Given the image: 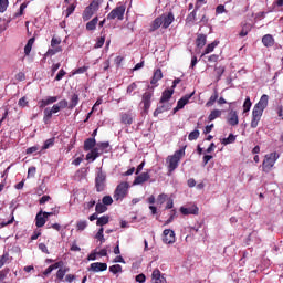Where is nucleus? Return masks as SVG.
Wrapping results in <instances>:
<instances>
[{"mask_svg":"<svg viewBox=\"0 0 283 283\" xmlns=\"http://www.w3.org/2000/svg\"><path fill=\"white\" fill-rule=\"evenodd\" d=\"M87 70H90V66H82L76 70H73L72 76H76V74H85V72H87Z\"/></svg>","mask_w":283,"mask_h":283,"instance_id":"nucleus-42","label":"nucleus"},{"mask_svg":"<svg viewBox=\"0 0 283 283\" xmlns=\"http://www.w3.org/2000/svg\"><path fill=\"white\" fill-rule=\"evenodd\" d=\"M8 30V22L6 19L0 18V32H6Z\"/></svg>","mask_w":283,"mask_h":283,"instance_id":"nucleus-56","label":"nucleus"},{"mask_svg":"<svg viewBox=\"0 0 283 283\" xmlns=\"http://www.w3.org/2000/svg\"><path fill=\"white\" fill-rule=\"evenodd\" d=\"M10 273V268H4L0 271V282H3L6 277H8V274Z\"/></svg>","mask_w":283,"mask_h":283,"instance_id":"nucleus-52","label":"nucleus"},{"mask_svg":"<svg viewBox=\"0 0 283 283\" xmlns=\"http://www.w3.org/2000/svg\"><path fill=\"white\" fill-rule=\"evenodd\" d=\"M251 31V27L249 24H244L242 27V30L239 33V36H247V34H249V32Z\"/></svg>","mask_w":283,"mask_h":283,"instance_id":"nucleus-49","label":"nucleus"},{"mask_svg":"<svg viewBox=\"0 0 283 283\" xmlns=\"http://www.w3.org/2000/svg\"><path fill=\"white\" fill-rule=\"evenodd\" d=\"M223 12H227V9L224 8V4H219L216 8V14H223Z\"/></svg>","mask_w":283,"mask_h":283,"instance_id":"nucleus-63","label":"nucleus"},{"mask_svg":"<svg viewBox=\"0 0 283 283\" xmlns=\"http://www.w3.org/2000/svg\"><path fill=\"white\" fill-rule=\"evenodd\" d=\"M96 25H98V17L93 18L86 23V30H88V32H92L96 30Z\"/></svg>","mask_w":283,"mask_h":283,"instance_id":"nucleus-29","label":"nucleus"},{"mask_svg":"<svg viewBox=\"0 0 283 283\" xmlns=\"http://www.w3.org/2000/svg\"><path fill=\"white\" fill-rule=\"evenodd\" d=\"M163 242L165 244H174L176 242V232L171 229H165L163 232Z\"/></svg>","mask_w":283,"mask_h":283,"instance_id":"nucleus-9","label":"nucleus"},{"mask_svg":"<svg viewBox=\"0 0 283 283\" xmlns=\"http://www.w3.org/2000/svg\"><path fill=\"white\" fill-rule=\"evenodd\" d=\"M95 211L96 213H105V211H107V206H104V203H96L95 206Z\"/></svg>","mask_w":283,"mask_h":283,"instance_id":"nucleus-44","label":"nucleus"},{"mask_svg":"<svg viewBox=\"0 0 283 283\" xmlns=\"http://www.w3.org/2000/svg\"><path fill=\"white\" fill-rule=\"evenodd\" d=\"M76 6H77L76 2L71 3V4L66 8V10L63 12V14H65L66 18H67V17H71V14H74V10H76Z\"/></svg>","mask_w":283,"mask_h":283,"instance_id":"nucleus-35","label":"nucleus"},{"mask_svg":"<svg viewBox=\"0 0 283 283\" xmlns=\"http://www.w3.org/2000/svg\"><path fill=\"white\" fill-rule=\"evenodd\" d=\"M53 146H54V138H50L44 142L42 149H50V147H53Z\"/></svg>","mask_w":283,"mask_h":283,"instance_id":"nucleus-55","label":"nucleus"},{"mask_svg":"<svg viewBox=\"0 0 283 283\" xmlns=\"http://www.w3.org/2000/svg\"><path fill=\"white\" fill-rule=\"evenodd\" d=\"M76 229L77 231H85V229H87V221H77Z\"/></svg>","mask_w":283,"mask_h":283,"instance_id":"nucleus-48","label":"nucleus"},{"mask_svg":"<svg viewBox=\"0 0 283 283\" xmlns=\"http://www.w3.org/2000/svg\"><path fill=\"white\" fill-rule=\"evenodd\" d=\"M61 45V38L53 35L51 40V48H59Z\"/></svg>","mask_w":283,"mask_h":283,"instance_id":"nucleus-51","label":"nucleus"},{"mask_svg":"<svg viewBox=\"0 0 283 283\" xmlns=\"http://www.w3.org/2000/svg\"><path fill=\"white\" fill-rule=\"evenodd\" d=\"M65 74H67V72H65V70L61 69L55 76V81H62L63 76H65Z\"/></svg>","mask_w":283,"mask_h":283,"instance_id":"nucleus-60","label":"nucleus"},{"mask_svg":"<svg viewBox=\"0 0 283 283\" xmlns=\"http://www.w3.org/2000/svg\"><path fill=\"white\" fill-rule=\"evenodd\" d=\"M45 191H48V188L45 187V184H42V185L39 186L35 193L38 196H43L45 193Z\"/></svg>","mask_w":283,"mask_h":283,"instance_id":"nucleus-54","label":"nucleus"},{"mask_svg":"<svg viewBox=\"0 0 283 283\" xmlns=\"http://www.w3.org/2000/svg\"><path fill=\"white\" fill-rule=\"evenodd\" d=\"M10 2L8 0H0V12H6L8 10Z\"/></svg>","mask_w":283,"mask_h":283,"instance_id":"nucleus-53","label":"nucleus"},{"mask_svg":"<svg viewBox=\"0 0 283 283\" xmlns=\"http://www.w3.org/2000/svg\"><path fill=\"white\" fill-rule=\"evenodd\" d=\"M105 224H109V216H102L97 219V227H105Z\"/></svg>","mask_w":283,"mask_h":283,"instance_id":"nucleus-33","label":"nucleus"},{"mask_svg":"<svg viewBox=\"0 0 283 283\" xmlns=\"http://www.w3.org/2000/svg\"><path fill=\"white\" fill-rule=\"evenodd\" d=\"M151 277L154 281L160 280L163 277V274L160 273V270L156 269L153 271Z\"/></svg>","mask_w":283,"mask_h":283,"instance_id":"nucleus-57","label":"nucleus"},{"mask_svg":"<svg viewBox=\"0 0 283 283\" xmlns=\"http://www.w3.org/2000/svg\"><path fill=\"white\" fill-rule=\"evenodd\" d=\"M120 120L123 125H132L134 123V116H132V113H122Z\"/></svg>","mask_w":283,"mask_h":283,"instance_id":"nucleus-20","label":"nucleus"},{"mask_svg":"<svg viewBox=\"0 0 283 283\" xmlns=\"http://www.w3.org/2000/svg\"><path fill=\"white\" fill-rule=\"evenodd\" d=\"M171 109V104L169 102L160 103L159 106L154 111L153 116L158 117L159 114H165Z\"/></svg>","mask_w":283,"mask_h":283,"instance_id":"nucleus-10","label":"nucleus"},{"mask_svg":"<svg viewBox=\"0 0 283 283\" xmlns=\"http://www.w3.org/2000/svg\"><path fill=\"white\" fill-rule=\"evenodd\" d=\"M98 156H101V153H98V149H96L95 147L91 149V151L86 155V160H91V163H94V160H96Z\"/></svg>","mask_w":283,"mask_h":283,"instance_id":"nucleus-25","label":"nucleus"},{"mask_svg":"<svg viewBox=\"0 0 283 283\" xmlns=\"http://www.w3.org/2000/svg\"><path fill=\"white\" fill-rule=\"evenodd\" d=\"M195 94H196V91H193V92L190 93V94H186L185 96H182V97L177 102L178 108L184 109V108H185V105H188L189 101H191V98H193Z\"/></svg>","mask_w":283,"mask_h":283,"instance_id":"nucleus-11","label":"nucleus"},{"mask_svg":"<svg viewBox=\"0 0 283 283\" xmlns=\"http://www.w3.org/2000/svg\"><path fill=\"white\" fill-rule=\"evenodd\" d=\"M196 45L201 50V48H205L207 45V35L205 34H198L196 39Z\"/></svg>","mask_w":283,"mask_h":283,"instance_id":"nucleus-24","label":"nucleus"},{"mask_svg":"<svg viewBox=\"0 0 283 283\" xmlns=\"http://www.w3.org/2000/svg\"><path fill=\"white\" fill-rule=\"evenodd\" d=\"M94 9H91L90 7H86L82 17L84 21H90L91 17H94Z\"/></svg>","mask_w":283,"mask_h":283,"instance_id":"nucleus-31","label":"nucleus"},{"mask_svg":"<svg viewBox=\"0 0 283 283\" xmlns=\"http://www.w3.org/2000/svg\"><path fill=\"white\" fill-rule=\"evenodd\" d=\"M28 104L29 102L27 97H21L18 102L19 107H28Z\"/></svg>","mask_w":283,"mask_h":283,"instance_id":"nucleus-59","label":"nucleus"},{"mask_svg":"<svg viewBox=\"0 0 283 283\" xmlns=\"http://www.w3.org/2000/svg\"><path fill=\"white\" fill-rule=\"evenodd\" d=\"M198 138H200V130L195 129L192 130L189 135H188V140L192 142V140H198Z\"/></svg>","mask_w":283,"mask_h":283,"instance_id":"nucleus-40","label":"nucleus"},{"mask_svg":"<svg viewBox=\"0 0 283 283\" xmlns=\"http://www.w3.org/2000/svg\"><path fill=\"white\" fill-rule=\"evenodd\" d=\"M251 105H252L251 98L247 97L244 103H243V114H247L248 112H250Z\"/></svg>","mask_w":283,"mask_h":283,"instance_id":"nucleus-43","label":"nucleus"},{"mask_svg":"<svg viewBox=\"0 0 283 283\" xmlns=\"http://www.w3.org/2000/svg\"><path fill=\"white\" fill-rule=\"evenodd\" d=\"M217 46H218V42H212L208 44L202 53V56H205V54H211V52H213V50H216Z\"/></svg>","mask_w":283,"mask_h":283,"instance_id":"nucleus-36","label":"nucleus"},{"mask_svg":"<svg viewBox=\"0 0 283 283\" xmlns=\"http://www.w3.org/2000/svg\"><path fill=\"white\" fill-rule=\"evenodd\" d=\"M151 98H154V86L149 87V90L142 95V103L146 114L149 113V108L151 107Z\"/></svg>","mask_w":283,"mask_h":283,"instance_id":"nucleus-6","label":"nucleus"},{"mask_svg":"<svg viewBox=\"0 0 283 283\" xmlns=\"http://www.w3.org/2000/svg\"><path fill=\"white\" fill-rule=\"evenodd\" d=\"M25 80V73L23 72H19L17 75H15V81L18 82H22Z\"/></svg>","mask_w":283,"mask_h":283,"instance_id":"nucleus-64","label":"nucleus"},{"mask_svg":"<svg viewBox=\"0 0 283 283\" xmlns=\"http://www.w3.org/2000/svg\"><path fill=\"white\" fill-rule=\"evenodd\" d=\"M43 123L44 125H50L51 120H52V116H53V112L51 111L50 107H46L44 108V112H43Z\"/></svg>","mask_w":283,"mask_h":283,"instance_id":"nucleus-22","label":"nucleus"},{"mask_svg":"<svg viewBox=\"0 0 283 283\" xmlns=\"http://www.w3.org/2000/svg\"><path fill=\"white\" fill-rule=\"evenodd\" d=\"M127 193H129V182L122 181L117 185L113 198L118 202V200H125V198H127Z\"/></svg>","mask_w":283,"mask_h":283,"instance_id":"nucleus-5","label":"nucleus"},{"mask_svg":"<svg viewBox=\"0 0 283 283\" xmlns=\"http://www.w3.org/2000/svg\"><path fill=\"white\" fill-rule=\"evenodd\" d=\"M127 10V6L123 4V2H119L117 4V8H114L106 17L108 21H114L117 19V21H123L125 19V11Z\"/></svg>","mask_w":283,"mask_h":283,"instance_id":"nucleus-4","label":"nucleus"},{"mask_svg":"<svg viewBox=\"0 0 283 283\" xmlns=\"http://www.w3.org/2000/svg\"><path fill=\"white\" fill-rule=\"evenodd\" d=\"M186 149H187V146H184L179 150H176L174 153V155H169L166 158L169 174H171V172L176 171V169H178V165H180V160H182V158H185Z\"/></svg>","mask_w":283,"mask_h":283,"instance_id":"nucleus-2","label":"nucleus"},{"mask_svg":"<svg viewBox=\"0 0 283 283\" xmlns=\"http://www.w3.org/2000/svg\"><path fill=\"white\" fill-rule=\"evenodd\" d=\"M163 78V71L160 69H157L154 72L153 78L150 81L151 85H156V83H158V81H160Z\"/></svg>","mask_w":283,"mask_h":283,"instance_id":"nucleus-26","label":"nucleus"},{"mask_svg":"<svg viewBox=\"0 0 283 283\" xmlns=\"http://www.w3.org/2000/svg\"><path fill=\"white\" fill-rule=\"evenodd\" d=\"M28 3H30V1H29V2H24V3H22V4L20 6V10H19V12H15V13L13 14V19H17V18H19V17H23V12L25 11V8H28Z\"/></svg>","mask_w":283,"mask_h":283,"instance_id":"nucleus-38","label":"nucleus"},{"mask_svg":"<svg viewBox=\"0 0 283 283\" xmlns=\"http://www.w3.org/2000/svg\"><path fill=\"white\" fill-rule=\"evenodd\" d=\"M109 272L113 273V275H116L118 273L123 272V266L120 264L111 265L108 268Z\"/></svg>","mask_w":283,"mask_h":283,"instance_id":"nucleus-37","label":"nucleus"},{"mask_svg":"<svg viewBox=\"0 0 283 283\" xmlns=\"http://www.w3.org/2000/svg\"><path fill=\"white\" fill-rule=\"evenodd\" d=\"M114 203V199H112V196H104L102 198V205L109 207V205Z\"/></svg>","mask_w":283,"mask_h":283,"instance_id":"nucleus-46","label":"nucleus"},{"mask_svg":"<svg viewBox=\"0 0 283 283\" xmlns=\"http://www.w3.org/2000/svg\"><path fill=\"white\" fill-rule=\"evenodd\" d=\"M66 107H67V99H62L57 104H54L52 106L51 112L53 114H59V112H61V109H66Z\"/></svg>","mask_w":283,"mask_h":283,"instance_id":"nucleus-16","label":"nucleus"},{"mask_svg":"<svg viewBox=\"0 0 283 283\" xmlns=\"http://www.w3.org/2000/svg\"><path fill=\"white\" fill-rule=\"evenodd\" d=\"M197 14L198 12L196 10L191 11L186 18V23H196L198 21Z\"/></svg>","mask_w":283,"mask_h":283,"instance_id":"nucleus-32","label":"nucleus"},{"mask_svg":"<svg viewBox=\"0 0 283 283\" xmlns=\"http://www.w3.org/2000/svg\"><path fill=\"white\" fill-rule=\"evenodd\" d=\"M157 201L159 202V205H165V202H167V195L160 193L157 198Z\"/></svg>","mask_w":283,"mask_h":283,"instance_id":"nucleus-62","label":"nucleus"},{"mask_svg":"<svg viewBox=\"0 0 283 283\" xmlns=\"http://www.w3.org/2000/svg\"><path fill=\"white\" fill-rule=\"evenodd\" d=\"M171 96H174V90H165L161 93L159 103H169V101L171 99Z\"/></svg>","mask_w":283,"mask_h":283,"instance_id":"nucleus-18","label":"nucleus"},{"mask_svg":"<svg viewBox=\"0 0 283 283\" xmlns=\"http://www.w3.org/2000/svg\"><path fill=\"white\" fill-rule=\"evenodd\" d=\"M96 139L95 138H87L84 142V151H91V149H95L96 148Z\"/></svg>","mask_w":283,"mask_h":283,"instance_id":"nucleus-21","label":"nucleus"},{"mask_svg":"<svg viewBox=\"0 0 283 283\" xmlns=\"http://www.w3.org/2000/svg\"><path fill=\"white\" fill-rule=\"evenodd\" d=\"M280 158V154L277 153H270L264 156V160L262 163V170L265 174H270V171L275 167V163H277V159Z\"/></svg>","mask_w":283,"mask_h":283,"instance_id":"nucleus-3","label":"nucleus"},{"mask_svg":"<svg viewBox=\"0 0 283 283\" xmlns=\"http://www.w3.org/2000/svg\"><path fill=\"white\" fill-rule=\"evenodd\" d=\"M107 180V175L103 171H98L96 177H95V189L98 193L101 191H105V182Z\"/></svg>","mask_w":283,"mask_h":283,"instance_id":"nucleus-7","label":"nucleus"},{"mask_svg":"<svg viewBox=\"0 0 283 283\" xmlns=\"http://www.w3.org/2000/svg\"><path fill=\"white\" fill-rule=\"evenodd\" d=\"M101 3H103V0H93L88 8H91L92 10H94L96 12V10H98V8L101 7Z\"/></svg>","mask_w":283,"mask_h":283,"instance_id":"nucleus-45","label":"nucleus"},{"mask_svg":"<svg viewBox=\"0 0 283 283\" xmlns=\"http://www.w3.org/2000/svg\"><path fill=\"white\" fill-rule=\"evenodd\" d=\"M59 52H63V48L54 46V48L48 50L46 56H54V54H59Z\"/></svg>","mask_w":283,"mask_h":283,"instance_id":"nucleus-39","label":"nucleus"},{"mask_svg":"<svg viewBox=\"0 0 283 283\" xmlns=\"http://www.w3.org/2000/svg\"><path fill=\"white\" fill-rule=\"evenodd\" d=\"M163 17V28L167 30L169 25H171L172 21L175 20L174 13L169 12L167 15H161Z\"/></svg>","mask_w":283,"mask_h":283,"instance_id":"nucleus-17","label":"nucleus"},{"mask_svg":"<svg viewBox=\"0 0 283 283\" xmlns=\"http://www.w3.org/2000/svg\"><path fill=\"white\" fill-rule=\"evenodd\" d=\"M220 116H222V111L213 109L210 112V114L208 116V120H209V123H213V120H216V118H220Z\"/></svg>","mask_w":283,"mask_h":283,"instance_id":"nucleus-27","label":"nucleus"},{"mask_svg":"<svg viewBox=\"0 0 283 283\" xmlns=\"http://www.w3.org/2000/svg\"><path fill=\"white\" fill-rule=\"evenodd\" d=\"M104 231H105V229L99 228V230L97 231V233L95 235L96 240H99V242H102V243L105 242V235L103 234Z\"/></svg>","mask_w":283,"mask_h":283,"instance_id":"nucleus-50","label":"nucleus"},{"mask_svg":"<svg viewBox=\"0 0 283 283\" xmlns=\"http://www.w3.org/2000/svg\"><path fill=\"white\" fill-rule=\"evenodd\" d=\"M35 227H38V229H41V227H45V217L41 212L38 213L35 217Z\"/></svg>","mask_w":283,"mask_h":283,"instance_id":"nucleus-28","label":"nucleus"},{"mask_svg":"<svg viewBox=\"0 0 283 283\" xmlns=\"http://www.w3.org/2000/svg\"><path fill=\"white\" fill-rule=\"evenodd\" d=\"M150 178L149 172H142L134 179L133 185H144V182H149Z\"/></svg>","mask_w":283,"mask_h":283,"instance_id":"nucleus-12","label":"nucleus"},{"mask_svg":"<svg viewBox=\"0 0 283 283\" xmlns=\"http://www.w3.org/2000/svg\"><path fill=\"white\" fill-rule=\"evenodd\" d=\"M218 98H219L218 91L214 90L213 94L210 96L209 101L206 103V107H213Z\"/></svg>","mask_w":283,"mask_h":283,"instance_id":"nucleus-30","label":"nucleus"},{"mask_svg":"<svg viewBox=\"0 0 283 283\" xmlns=\"http://www.w3.org/2000/svg\"><path fill=\"white\" fill-rule=\"evenodd\" d=\"M266 107H269V95L263 94L252 111V119L250 124L252 129H255L260 120H262V114H264Z\"/></svg>","mask_w":283,"mask_h":283,"instance_id":"nucleus-1","label":"nucleus"},{"mask_svg":"<svg viewBox=\"0 0 283 283\" xmlns=\"http://www.w3.org/2000/svg\"><path fill=\"white\" fill-rule=\"evenodd\" d=\"M103 45H105V35L97 38L94 48L95 50H98L99 48H103Z\"/></svg>","mask_w":283,"mask_h":283,"instance_id":"nucleus-47","label":"nucleus"},{"mask_svg":"<svg viewBox=\"0 0 283 283\" xmlns=\"http://www.w3.org/2000/svg\"><path fill=\"white\" fill-rule=\"evenodd\" d=\"M56 277L60 282H63V277H65V271H63V268H60L56 272Z\"/></svg>","mask_w":283,"mask_h":283,"instance_id":"nucleus-58","label":"nucleus"},{"mask_svg":"<svg viewBox=\"0 0 283 283\" xmlns=\"http://www.w3.org/2000/svg\"><path fill=\"white\" fill-rule=\"evenodd\" d=\"M163 25V17L156 18L153 23L150 24L149 32H156Z\"/></svg>","mask_w":283,"mask_h":283,"instance_id":"nucleus-23","label":"nucleus"},{"mask_svg":"<svg viewBox=\"0 0 283 283\" xmlns=\"http://www.w3.org/2000/svg\"><path fill=\"white\" fill-rule=\"evenodd\" d=\"M262 43L265 48H273L275 45V39H273V35L266 34L262 38Z\"/></svg>","mask_w":283,"mask_h":283,"instance_id":"nucleus-19","label":"nucleus"},{"mask_svg":"<svg viewBox=\"0 0 283 283\" xmlns=\"http://www.w3.org/2000/svg\"><path fill=\"white\" fill-rule=\"evenodd\" d=\"M198 206H191L189 208H185L181 207L180 208V213H182V216H198Z\"/></svg>","mask_w":283,"mask_h":283,"instance_id":"nucleus-15","label":"nucleus"},{"mask_svg":"<svg viewBox=\"0 0 283 283\" xmlns=\"http://www.w3.org/2000/svg\"><path fill=\"white\" fill-rule=\"evenodd\" d=\"M107 269V263L95 262L90 265L88 271H93V273H101Z\"/></svg>","mask_w":283,"mask_h":283,"instance_id":"nucleus-13","label":"nucleus"},{"mask_svg":"<svg viewBox=\"0 0 283 283\" xmlns=\"http://www.w3.org/2000/svg\"><path fill=\"white\" fill-rule=\"evenodd\" d=\"M50 200H52V197H50L49 195H44L41 197V199L39 200L40 205H45V202H50Z\"/></svg>","mask_w":283,"mask_h":283,"instance_id":"nucleus-61","label":"nucleus"},{"mask_svg":"<svg viewBox=\"0 0 283 283\" xmlns=\"http://www.w3.org/2000/svg\"><path fill=\"white\" fill-rule=\"evenodd\" d=\"M95 149H97L101 156V154H109L112 147H109V142H99L97 143Z\"/></svg>","mask_w":283,"mask_h":283,"instance_id":"nucleus-14","label":"nucleus"},{"mask_svg":"<svg viewBox=\"0 0 283 283\" xmlns=\"http://www.w3.org/2000/svg\"><path fill=\"white\" fill-rule=\"evenodd\" d=\"M226 120L228 125H230L231 127H237V125L240 124V117L238 116V111L231 109L228 113Z\"/></svg>","mask_w":283,"mask_h":283,"instance_id":"nucleus-8","label":"nucleus"},{"mask_svg":"<svg viewBox=\"0 0 283 283\" xmlns=\"http://www.w3.org/2000/svg\"><path fill=\"white\" fill-rule=\"evenodd\" d=\"M235 142V135L230 134L227 138L222 139V145H231Z\"/></svg>","mask_w":283,"mask_h":283,"instance_id":"nucleus-41","label":"nucleus"},{"mask_svg":"<svg viewBox=\"0 0 283 283\" xmlns=\"http://www.w3.org/2000/svg\"><path fill=\"white\" fill-rule=\"evenodd\" d=\"M78 101H80L78 94H73L71 96L70 105L67 104L69 109H74V107H76V105H78Z\"/></svg>","mask_w":283,"mask_h":283,"instance_id":"nucleus-34","label":"nucleus"}]
</instances>
